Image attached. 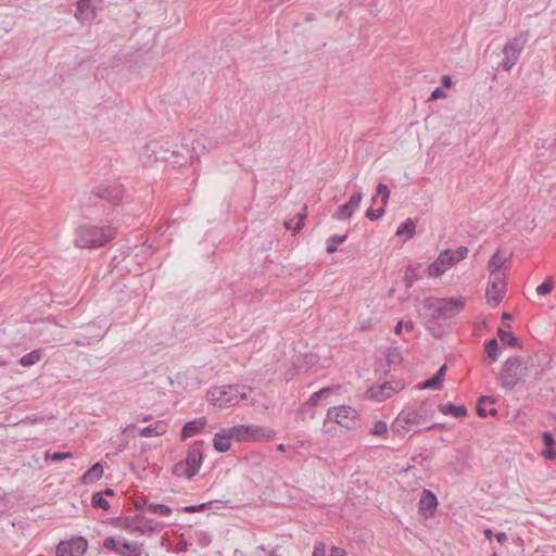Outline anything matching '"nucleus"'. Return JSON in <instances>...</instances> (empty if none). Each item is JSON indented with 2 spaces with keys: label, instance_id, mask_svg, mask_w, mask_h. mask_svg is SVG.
Masks as SVG:
<instances>
[{
  "label": "nucleus",
  "instance_id": "nucleus-1",
  "mask_svg": "<svg viewBox=\"0 0 556 556\" xmlns=\"http://www.w3.org/2000/svg\"><path fill=\"white\" fill-rule=\"evenodd\" d=\"M115 236L110 226H80L75 231V245L80 249L100 248Z\"/></svg>",
  "mask_w": 556,
  "mask_h": 556
},
{
  "label": "nucleus",
  "instance_id": "nucleus-2",
  "mask_svg": "<svg viewBox=\"0 0 556 556\" xmlns=\"http://www.w3.org/2000/svg\"><path fill=\"white\" fill-rule=\"evenodd\" d=\"M244 386H220L214 387L207 391V400L214 406L220 408L230 407L239 404L241 401L247 399L244 392Z\"/></svg>",
  "mask_w": 556,
  "mask_h": 556
},
{
  "label": "nucleus",
  "instance_id": "nucleus-3",
  "mask_svg": "<svg viewBox=\"0 0 556 556\" xmlns=\"http://www.w3.org/2000/svg\"><path fill=\"white\" fill-rule=\"evenodd\" d=\"M195 144H199L198 132L189 130L181 137L180 142H177V147L173 148L172 163L181 166L199 159L198 147H195Z\"/></svg>",
  "mask_w": 556,
  "mask_h": 556
},
{
  "label": "nucleus",
  "instance_id": "nucleus-4",
  "mask_svg": "<svg viewBox=\"0 0 556 556\" xmlns=\"http://www.w3.org/2000/svg\"><path fill=\"white\" fill-rule=\"evenodd\" d=\"M527 368L522 366L521 358L518 356L506 359L498 374L501 386L506 390H513L517 383L526 376Z\"/></svg>",
  "mask_w": 556,
  "mask_h": 556
},
{
  "label": "nucleus",
  "instance_id": "nucleus-5",
  "mask_svg": "<svg viewBox=\"0 0 556 556\" xmlns=\"http://www.w3.org/2000/svg\"><path fill=\"white\" fill-rule=\"evenodd\" d=\"M530 38V33L528 30L520 31L517 36L511 38L503 48L502 52L504 54L502 66L508 72L510 71L515 64L517 63L522 50L528 43Z\"/></svg>",
  "mask_w": 556,
  "mask_h": 556
},
{
  "label": "nucleus",
  "instance_id": "nucleus-6",
  "mask_svg": "<svg viewBox=\"0 0 556 556\" xmlns=\"http://www.w3.org/2000/svg\"><path fill=\"white\" fill-rule=\"evenodd\" d=\"M177 147V142L170 138L162 137L154 139L144 146V154L148 160L166 161L173 160V148Z\"/></svg>",
  "mask_w": 556,
  "mask_h": 556
},
{
  "label": "nucleus",
  "instance_id": "nucleus-7",
  "mask_svg": "<svg viewBox=\"0 0 556 556\" xmlns=\"http://www.w3.org/2000/svg\"><path fill=\"white\" fill-rule=\"evenodd\" d=\"M506 288V274H490L486 288L488 303L493 307L497 306L503 300Z\"/></svg>",
  "mask_w": 556,
  "mask_h": 556
},
{
  "label": "nucleus",
  "instance_id": "nucleus-8",
  "mask_svg": "<svg viewBox=\"0 0 556 556\" xmlns=\"http://www.w3.org/2000/svg\"><path fill=\"white\" fill-rule=\"evenodd\" d=\"M327 417L346 429H355L358 425V414L351 406L332 407Z\"/></svg>",
  "mask_w": 556,
  "mask_h": 556
},
{
  "label": "nucleus",
  "instance_id": "nucleus-9",
  "mask_svg": "<svg viewBox=\"0 0 556 556\" xmlns=\"http://www.w3.org/2000/svg\"><path fill=\"white\" fill-rule=\"evenodd\" d=\"M425 420L426 416L419 412H416L412 408H405L397 415L391 428L393 431L400 433L403 430H407L410 426L422 425Z\"/></svg>",
  "mask_w": 556,
  "mask_h": 556
},
{
  "label": "nucleus",
  "instance_id": "nucleus-10",
  "mask_svg": "<svg viewBox=\"0 0 556 556\" xmlns=\"http://www.w3.org/2000/svg\"><path fill=\"white\" fill-rule=\"evenodd\" d=\"M103 547L113 551L121 556H140L141 545L138 543H129L126 540L116 541L115 538L109 536L103 541Z\"/></svg>",
  "mask_w": 556,
  "mask_h": 556
},
{
  "label": "nucleus",
  "instance_id": "nucleus-11",
  "mask_svg": "<svg viewBox=\"0 0 556 556\" xmlns=\"http://www.w3.org/2000/svg\"><path fill=\"white\" fill-rule=\"evenodd\" d=\"M403 389L401 381H386L381 386L371 387L366 391L368 399L381 402L391 397L394 393Z\"/></svg>",
  "mask_w": 556,
  "mask_h": 556
},
{
  "label": "nucleus",
  "instance_id": "nucleus-12",
  "mask_svg": "<svg viewBox=\"0 0 556 556\" xmlns=\"http://www.w3.org/2000/svg\"><path fill=\"white\" fill-rule=\"evenodd\" d=\"M466 301L464 298H442L440 299V319H448L462 312Z\"/></svg>",
  "mask_w": 556,
  "mask_h": 556
},
{
  "label": "nucleus",
  "instance_id": "nucleus-13",
  "mask_svg": "<svg viewBox=\"0 0 556 556\" xmlns=\"http://www.w3.org/2000/svg\"><path fill=\"white\" fill-rule=\"evenodd\" d=\"M92 194L99 199L109 201L113 204L119 203L123 197V187L121 185H102L92 190Z\"/></svg>",
  "mask_w": 556,
  "mask_h": 556
},
{
  "label": "nucleus",
  "instance_id": "nucleus-14",
  "mask_svg": "<svg viewBox=\"0 0 556 556\" xmlns=\"http://www.w3.org/2000/svg\"><path fill=\"white\" fill-rule=\"evenodd\" d=\"M362 199L363 194L361 191H357L354 194H352V197L345 204L339 206L338 211L333 214V218L341 220L352 217L353 213L358 207Z\"/></svg>",
  "mask_w": 556,
  "mask_h": 556
},
{
  "label": "nucleus",
  "instance_id": "nucleus-15",
  "mask_svg": "<svg viewBox=\"0 0 556 556\" xmlns=\"http://www.w3.org/2000/svg\"><path fill=\"white\" fill-rule=\"evenodd\" d=\"M202 442H195L189 450H188V453H187V456L186 458L184 459V462L189 465L190 467V473L191 475H197L200 467H201V464H202V459H203V453H202Z\"/></svg>",
  "mask_w": 556,
  "mask_h": 556
},
{
  "label": "nucleus",
  "instance_id": "nucleus-16",
  "mask_svg": "<svg viewBox=\"0 0 556 556\" xmlns=\"http://www.w3.org/2000/svg\"><path fill=\"white\" fill-rule=\"evenodd\" d=\"M438 507V498L435 494L425 489L419 500V513L424 517L428 518L432 516Z\"/></svg>",
  "mask_w": 556,
  "mask_h": 556
},
{
  "label": "nucleus",
  "instance_id": "nucleus-17",
  "mask_svg": "<svg viewBox=\"0 0 556 556\" xmlns=\"http://www.w3.org/2000/svg\"><path fill=\"white\" fill-rule=\"evenodd\" d=\"M93 0H78L75 17L81 22H91L96 17V7L92 4Z\"/></svg>",
  "mask_w": 556,
  "mask_h": 556
},
{
  "label": "nucleus",
  "instance_id": "nucleus-18",
  "mask_svg": "<svg viewBox=\"0 0 556 556\" xmlns=\"http://www.w3.org/2000/svg\"><path fill=\"white\" fill-rule=\"evenodd\" d=\"M125 529L129 530L130 532H138L140 534H150L159 532L161 530V526L153 520H147L143 525H138L134 521L127 520L125 523Z\"/></svg>",
  "mask_w": 556,
  "mask_h": 556
},
{
  "label": "nucleus",
  "instance_id": "nucleus-19",
  "mask_svg": "<svg viewBox=\"0 0 556 556\" xmlns=\"http://www.w3.org/2000/svg\"><path fill=\"white\" fill-rule=\"evenodd\" d=\"M511 255L504 256L501 250H497L489 260L488 269L490 274H505L502 267L510 260Z\"/></svg>",
  "mask_w": 556,
  "mask_h": 556
},
{
  "label": "nucleus",
  "instance_id": "nucleus-20",
  "mask_svg": "<svg viewBox=\"0 0 556 556\" xmlns=\"http://www.w3.org/2000/svg\"><path fill=\"white\" fill-rule=\"evenodd\" d=\"M104 472L103 465L101 463H96L93 466H91L80 478V482L83 484H90L94 481L102 478Z\"/></svg>",
  "mask_w": 556,
  "mask_h": 556
},
{
  "label": "nucleus",
  "instance_id": "nucleus-21",
  "mask_svg": "<svg viewBox=\"0 0 556 556\" xmlns=\"http://www.w3.org/2000/svg\"><path fill=\"white\" fill-rule=\"evenodd\" d=\"M206 425L205 418H199L191 421H188L181 430V435L184 439L195 435L199 433L204 426Z\"/></svg>",
  "mask_w": 556,
  "mask_h": 556
},
{
  "label": "nucleus",
  "instance_id": "nucleus-22",
  "mask_svg": "<svg viewBox=\"0 0 556 556\" xmlns=\"http://www.w3.org/2000/svg\"><path fill=\"white\" fill-rule=\"evenodd\" d=\"M167 425L164 421H157L154 425L140 429L139 434L144 438L162 435L166 432Z\"/></svg>",
  "mask_w": 556,
  "mask_h": 556
},
{
  "label": "nucleus",
  "instance_id": "nucleus-23",
  "mask_svg": "<svg viewBox=\"0 0 556 556\" xmlns=\"http://www.w3.org/2000/svg\"><path fill=\"white\" fill-rule=\"evenodd\" d=\"M250 441H261L262 439H270L275 435L271 429L260 426L249 425Z\"/></svg>",
  "mask_w": 556,
  "mask_h": 556
},
{
  "label": "nucleus",
  "instance_id": "nucleus-24",
  "mask_svg": "<svg viewBox=\"0 0 556 556\" xmlns=\"http://www.w3.org/2000/svg\"><path fill=\"white\" fill-rule=\"evenodd\" d=\"M232 437H230L229 430L226 434L223 433H216L213 439L214 448L217 452L225 453L230 450L231 443L230 440Z\"/></svg>",
  "mask_w": 556,
  "mask_h": 556
},
{
  "label": "nucleus",
  "instance_id": "nucleus-25",
  "mask_svg": "<svg viewBox=\"0 0 556 556\" xmlns=\"http://www.w3.org/2000/svg\"><path fill=\"white\" fill-rule=\"evenodd\" d=\"M439 409L443 415H452L456 418L467 415V408L464 405H455L453 403L441 404Z\"/></svg>",
  "mask_w": 556,
  "mask_h": 556
},
{
  "label": "nucleus",
  "instance_id": "nucleus-26",
  "mask_svg": "<svg viewBox=\"0 0 556 556\" xmlns=\"http://www.w3.org/2000/svg\"><path fill=\"white\" fill-rule=\"evenodd\" d=\"M422 307L428 312L431 319H440V299L439 298H427L422 303Z\"/></svg>",
  "mask_w": 556,
  "mask_h": 556
},
{
  "label": "nucleus",
  "instance_id": "nucleus-27",
  "mask_svg": "<svg viewBox=\"0 0 556 556\" xmlns=\"http://www.w3.org/2000/svg\"><path fill=\"white\" fill-rule=\"evenodd\" d=\"M230 437L238 442L250 441L249 425L235 426L229 429Z\"/></svg>",
  "mask_w": 556,
  "mask_h": 556
},
{
  "label": "nucleus",
  "instance_id": "nucleus-28",
  "mask_svg": "<svg viewBox=\"0 0 556 556\" xmlns=\"http://www.w3.org/2000/svg\"><path fill=\"white\" fill-rule=\"evenodd\" d=\"M495 400L492 396H481L477 404V414L484 418L488 415L495 416L497 414L496 408H491L489 412L483 407V404H494Z\"/></svg>",
  "mask_w": 556,
  "mask_h": 556
},
{
  "label": "nucleus",
  "instance_id": "nucleus-29",
  "mask_svg": "<svg viewBox=\"0 0 556 556\" xmlns=\"http://www.w3.org/2000/svg\"><path fill=\"white\" fill-rule=\"evenodd\" d=\"M497 336H498L500 340L504 344H507L508 346L517 348V349L522 348L519 339L517 337H515L513 332L505 331L502 328H498Z\"/></svg>",
  "mask_w": 556,
  "mask_h": 556
},
{
  "label": "nucleus",
  "instance_id": "nucleus-30",
  "mask_svg": "<svg viewBox=\"0 0 556 556\" xmlns=\"http://www.w3.org/2000/svg\"><path fill=\"white\" fill-rule=\"evenodd\" d=\"M41 356H42V350H40V349L34 350L30 353L23 355L18 359V364L23 367H29V366L38 363L41 359Z\"/></svg>",
  "mask_w": 556,
  "mask_h": 556
},
{
  "label": "nucleus",
  "instance_id": "nucleus-31",
  "mask_svg": "<svg viewBox=\"0 0 556 556\" xmlns=\"http://www.w3.org/2000/svg\"><path fill=\"white\" fill-rule=\"evenodd\" d=\"M438 264L447 270L456 264L454 256L452 255V249H446L441 252L437 258Z\"/></svg>",
  "mask_w": 556,
  "mask_h": 556
},
{
  "label": "nucleus",
  "instance_id": "nucleus-32",
  "mask_svg": "<svg viewBox=\"0 0 556 556\" xmlns=\"http://www.w3.org/2000/svg\"><path fill=\"white\" fill-rule=\"evenodd\" d=\"M416 232L415 222L412 218H407L401 224L396 230V236L406 235L407 238H413Z\"/></svg>",
  "mask_w": 556,
  "mask_h": 556
},
{
  "label": "nucleus",
  "instance_id": "nucleus-33",
  "mask_svg": "<svg viewBox=\"0 0 556 556\" xmlns=\"http://www.w3.org/2000/svg\"><path fill=\"white\" fill-rule=\"evenodd\" d=\"M198 138H199V144H195V147H198V151L200 149L211 151V150L216 149L219 144L218 140H216V139H212V138H208L205 136H199V135H198Z\"/></svg>",
  "mask_w": 556,
  "mask_h": 556
},
{
  "label": "nucleus",
  "instance_id": "nucleus-34",
  "mask_svg": "<svg viewBox=\"0 0 556 556\" xmlns=\"http://www.w3.org/2000/svg\"><path fill=\"white\" fill-rule=\"evenodd\" d=\"M348 239V236L346 235H332L331 237L328 238L327 240V252L329 254H332L337 251V247L338 244L340 243H343L345 242Z\"/></svg>",
  "mask_w": 556,
  "mask_h": 556
},
{
  "label": "nucleus",
  "instance_id": "nucleus-35",
  "mask_svg": "<svg viewBox=\"0 0 556 556\" xmlns=\"http://www.w3.org/2000/svg\"><path fill=\"white\" fill-rule=\"evenodd\" d=\"M144 508L148 511H150L152 514L160 515V516H168L172 513V508L164 504H153V503L146 504Z\"/></svg>",
  "mask_w": 556,
  "mask_h": 556
},
{
  "label": "nucleus",
  "instance_id": "nucleus-36",
  "mask_svg": "<svg viewBox=\"0 0 556 556\" xmlns=\"http://www.w3.org/2000/svg\"><path fill=\"white\" fill-rule=\"evenodd\" d=\"M68 543L71 544L74 554L77 553L78 555H83L88 548L87 540L81 536L71 540Z\"/></svg>",
  "mask_w": 556,
  "mask_h": 556
},
{
  "label": "nucleus",
  "instance_id": "nucleus-37",
  "mask_svg": "<svg viewBox=\"0 0 556 556\" xmlns=\"http://www.w3.org/2000/svg\"><path fill=\"white\" fill-rule=\"evenodd\" d=\"M190 467L184 460L178 462L173 469L174 475L177 477L192 478L194 475L190 473Z\"/></svg>",
  "mask_w": 556,
  "mask_h": 556
},
{
  "label": "nucleus",
  "instance_id": "nucleus-38",
  "mask_svg": "<svg viewBox=\"0 0 556 556\" xmlns=\"http://www.w3.org/2000/svg\"><path fill=\"white\" fill-rule=\"evenodd\" d=\"M485 353L493 361H497L498 358V342L496 339H491L485 344Z\"/></svg>",
  "mask_w": 556,
  "mask_h": 556
},
{
  "label": "nucleus",
  "instance_id": "nucleus-39",
  "mask_svg": "<svg viewBox=\"0 0 556 556\" xmlns=\"http://www.w3.org/2000/svg\"><path fill=\"white\" fill-rule=\"evenodd\" d=\"M91 503L94 508H101L103 510L110 509V503L104 498L103 493H94Z\"/></svg>",
  "mask_w": 556,
  "mask_h": 556
},
{
  "label": "nucleus",
  "instance_id": "nucleus-40",
  "mask_svg": "<svg viewBox=\"0 0 556 556\" xmlns=\"http://www.w3.org/2000/svg\"><path fill=\"white\" fill-rule=\"evenodd\" d=\"M56 556H74L68 541H61L56 546Z\"/></svg>",
  "mask_w": 556,
  "mask_h": 556
},
{
  "label": "nucleus",
  "instance_id": "nucleus-41",
  "mask_svg": "<svg viewBox=\"0 0 556 556\" xmlns=\"http://www.w3.org/2000/svg\"><path fill=\"white\" fill-rule=\"evenodd\" d=\"M387 431H388L387 422L382 421V420H377L374 424L372 429L370 430V434L371 435H376V437H380V435H383L384 433H387Z\"/></svg>",
  "mask_w": 556,
  "mask_h": 556
},
{
  "label": "nucleus",
  "instance_id": "nucleus-42",
  "mask_svg": "<svg viewBox=\"0 0 556 556\" xmlns=\"http://www.w3.org/2000/svg\"><path fill=\"white\" fill-rule=\"evenodd\" d=\"M376 190H377V194L381 195V202H382L381 206L386 207L388 204V200L390 198V190H389L388 186L384 184H378Z\"/></svg>",
  "mask_w": 556,
  "mask_h": 556
},
{
  "label": "nucleus",
  "instance_id": "nucleus-43",
  "mask_svg": "<svg viewBox=\"0 0 556 556\" xmlns=\"http://www.w3.org/2000/svg\"><path fill=\"white\" fill-rule=\"evenodd\" d=\"M442 381L437 378L435 376L431 377L430 379H427L425 380L421 384H420V388L421 389H433V390H439L441 389L442 387Z\"/></svg>",
  "mask_w": 556,
  "mask_h": 556
},
{
  "label": "nucleus",
  "instance_id": "nucleus-44",
  "mask_svg": "<svg viewBox=\"0 0 556 556\" xmlns=\"http://www.w3.org/2000/svg\"><path fill=\"white\" fill-rule=\"evenodd\" d=\"M73 457V454L70 453V452H54V453H47L46 454V458H49L53 462H59V460H63V459H68V458H72Z\"/></svg>",
  "mask_w": 556,
  "mask_h": 556
},
{
  "label": "nucleus",
  "instance_id": "nucleus-45",
  "mask_svg": "<svg viewBox=\"0 0 556 556\" xmlns=\"http://www.w3.org/2000/svg\"><path fill=\"white\" fill-rule=\"evenodd\" d=\"M552 289H553L552 278H547L543 283L538 286L536 292L540 295H546L552 291Z\"/></svg>",
  "mask_w": 556,
  "mask_h": 556
},
{
  "label": "nucleus",
  "instance_id": "nucleus-46",
  "mask_svg": "<svg viewBox=\"0 0 556 556\" xmlns=\"http://www.w3.org/2000/svg\"><path fill=\"white\" fill-rule=\"evenodd\" d=\"M445 270L444 267H442L440 264H438L437 260L429 265L428 267V274L429 276L437 277L443 274Z\"/></svg>",
  "mask_w": 556,
  "mask_h": 556
},
{
  "label": "nucleus",
  "instance_id": "nucleus-47",
  "mask_svg": "<svg viewBox=\"0 0 556 556\" xmlns=\"http://www.w3.org/2000/svg\"><path fill=\"white\" fill-rule=\"evenodd\" d=\"M468 254V248L465 245H462L457 248L456 250H452V255L455 258V262L458 263L459 261L464 260Z\"/></svg>",
  "mask_w": 556,
  "mask_h": 556
},
{
  "label": "nucleus",
  "instance_id": "nucleus-48",
  "mask_svg": "<svg viewBox=\"0 0 556 556\" xmlns=\"http://www.w3.org/2000/svg\"><path fill=\"white\" fill-rule=\"evenodd\" d=\"M383 214H384L383 206H381L378 210H374L372 207H370L366 211L365 216L370 220H376V219L380 218Z\"/></svg>",
  "mask_w": 556,
  "mask_h": 556
},
{
  "label": "nucleus",
  "instance_id": "nucleus-49",
  "mask_svg": "<svg viewBox=\"0 0 556 556\" xmlns=\"http://www.w3.org/2000/svg\"><path fill=\"white\" fill-rule=\"evenodd\" d=\"M414 273L415 270L409 266L404 275V281L407 290L413 286L414 280L417 278V275Z\"/></svg>",
  "mask_w": 556,
  "mask_h": 556
},
{
  "label": "nucleus",
  "instance_id": "nucleus-50",
  "mask_svg": "<svg viewBox=\"0 0 556 556\" xmlns=\"http://www.w3.org/2000/svg\"><path fill=\"white\" fill-rule=\"evenodd\" d=\"M306 218V206L303 207V212L296 214V224L294 225V232H299L304 226V219Z\"/></svg>",
  "mask_w": 556,
  "mask_h": 556
},
{
  "label": "nucleus",
  "instance_id": "nucleus-51",
  "mask_svg": "<svg viewBox=\"0 0 556 556\" xmlns=\"http://www.w3.org/2000/svg\"><path fill=\"white\" fill-rule=\"evenodd\" d=\"M210 505H211V503H203V504H199V505H190V506L182 507L181 510L185 511V513H198V511L204 510Z\"/></svg>",
  "mask_w": 556,
  "mask_h": 556
},
{
  "label": "nucleus",
  "instance_id": "nucleus-52",
  "mask_svg": "<svg viewBox=\"0 0 556 556\" xmlns=\"http://www.w3.org/2000/svg\"><path fill=\"white\" fill-rule=\"evenodd\" d=\"M313 556H326V545L321 542L315 544Z\"/></svg>",
  "mask_w": 556,
  "mask_h": 556
},
{
  "label": "nucleus",
  "instance_id": "nucleus-53",
  "mask_svg": "<svg viewBox=\"0 0 556 556\" xmlns=\"http://www.w3.org/2000/svg\"><path fill=\"white\" fill-rule=\"evenodd\" d=\"M542 439H543L544 444L547 447H552L555 444V440L553 438V434L551 432H548V431H545V432L542 433Z\"/></svg>",
  "mask_w": 556,
  "mask_h": 556
},
{
  "label": "nucleus",
  "instance_id": "nucleus-54",
  "mask_svg": "<svg viewBox=\"0 0 556 556\" xmlns=\"http://www.w3.org/2000/svg\"><path fill=\"white\" fill-rule=\"evenodd\" d=\"M387 358H388V363L391 364V363L399 361L401 358V354L397 351V349H394L393 351L388 353Z\"/></svg>",
  "mask_w": 556,
  "mask_h": 556
},
{
  "label": "nucleus",
  "instance_id": "nucleus-55",
  "mask_svg": "<svg viewBox=\"0 0 556 556\" xmlns=\"http://www.w3.org/2000/svg\"><path fill=\"white\" fill-rule=\"evenodd\" d=\"M444 97H445V92H444L440 87H438V88H435V89L432 91V93H431V96H430L429 100H430V101H435V100H438V99H440V98H444Z\"/></svg>",
  "mask_w": 556,
  "mask_h": 556
},
{
  "label": "nucleus",
  "instance_id": "nucleus-56",
  "mask_svg": "<svg viewBox=\"0 0 556 556\" xmlns=\"http://www.w3.org/2000/svg\"><path fill=\"white\" fill-rule=\"evenodd\" d=\"M542 456L548 460H553L556 458V451L554 448L549 447L542 452Z\"/></svg>",
  "mask_w": 556,
  "mask_h": 556
},
{
  "label": "nucleus",
  "instance_id": "nucleus-57",
  "mask_svg": "<svg viewBox=\"0 0 556 556\" xmlns=\"http://www.w3.org/2000/svg\"><path fill=\"white\" fill-rule=\"evenodd\" d=\"M336 389H339V386H337V387H326V388L320 389L317 392H318L319 396L323 397V396L330 395Z\"/></svg>",
  "mask_w": 556,
  "mask_h": 556
},
{
  "label": "nucleus",
  "instance_id": "nucleus-58",
  "mask_svg": "<svg viewBox=\"0 0 556 556\" xmlns=\"http://www.w3.org/2000/svg\"><path fill=\"white\" fill-rule=\"evenodd\" d=\"M320 399L321 397L319 396L318 392H314L311 395L309 400L305 403V405H307V406H315Z\"/></svg>",
  "mask_w": 556,
  "mask_h": 556
},
{
  "label": "nucleus",
  "instance_id": "nucleus-59",
  "mask_svg": "<svg viewBox=\"0 0 556 556\" xmlns=\"http://www.w3.org/2000/svg\"><path fill=\"white\" fill-rule=\"evenodd\" d=\"M329 556H346V553L344 549L333 546L331 547Z\"/></svg>",
  "mask_w": 556,
  "mask_h": 556
},
{
  "label": "nucleus",
  "instance_id": "nucleus-60",
  "mask_svg": "<svg viewBox=\"0 0 556 556\" xmlns=\"http://www.w3.org/2000/svg\"><path fill=\"white\" fill-rule=\"evenodd\" d=\"M447 370V366L446 364L442 365L439 370L435 372V377L439 378L442 382H443V379H444V375Z\"/></svg>",
  "mask_w": 556,
  "mask_h": 556
},
{
  "label": "nucleus",
  "instance_id": "nucleus-61",
  "mask_svg": "<svg viewBox=\"0 0 556 556\" xmlns=\"http://www.w3.org/2000/svg\"><path fill=\"white\" fill-rule=\"evenodd\" d=\"M305 363L309 366H313L317 362V356L313 354H307L304 356Z\"/></svg>",
  "mask_w": 556,
  "mask_h": 556
},
{
  "label": "nucleus",
  "instance_id": "nucleus-62",
  "mask_svg": "<svg viewBox=\"0 0 556 556\" xmlns=\"http://www.w3.org/2000/svg\"><path fill=\"white\" fill-rule=\"evenodd\" d=\"M496 538V541L500 543V544H505L508 540L507 538V534L505 532H500L495 535Z\"/></svg>",
  "mask_w": 556,
  "mask_h": 556
},
{
  "label": "nucleus",
  "instance_id": "nucleus-63",
  "mask_svg": "<svg viewBox=\"0 0 556 556\" xmlns=\"http://www.w3.org/2000/svg\"><path fill=\"white\" fill-rule=\"evenodd\" d=\"M444 428H445V425H444V424L434 422V424H432V425H430V426H427V427L425 428V430H432V429H439V430H442V429H444Z\"/></svg>",
  "mask_w": 556,
  "mask_h": 556
},
{
  "label": "nucleus",
  "instance_id": "nucleus-64",
  "mask_svg": "<svg viewBox=\"0 0 556 556\" xmlns=\"http://www.w3.org/2000/svg\"><path fill=\"white\" fill-rule=\"evenodd\" d=\"M442 85L444 87H450L452 85V78L448 75H444L442 77Z\"/></svg>",
  "mask_w": 556,
  "mask_h": 556
}]
</instances>
